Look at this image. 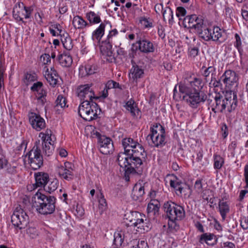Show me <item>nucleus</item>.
I'll return each instance as SVG.
<instances>
[{
	"instance_id": "f257e3e1",
	"label": "nucleus",
	"mask_w": 248,
	"mask_h": 248,
	"mask_svg": "<svg viewBox=\"0 0 248 248\" xmlns=\"http://www.w3.org/2000/svg\"><path fill=\"white\" fill-rule=\"evenodd\" d=\"M127 215L128 225L124 226L119 232L114 234V242L116 245H121L124 239L131 238L133 227L137 228V231L140 233L148 232L151 228V224L144 215L132 212Z\"/></svg>"
},
{
	"instance_id": "f03ea898",
	"label": "nucleus",
	"mask_w": 248,
	"mask_h": 248,
	"mask_svg": "<svg viewBox=\"0 0 248 248\" xmlns=\"http://www.w3.org/2000/svg\"><path fill=\"white\" fill-rule=\"evenodd\" d=\"M232 70L226 71L221 77L222 80L225 84L224 94L225 98L220 105L221 99L219 97H216V106L212 110L215 113L218 111L222 112L225 108L230 113L232 111Z\"/></svg>"
},
{
	"instance_id": "7ed1b4c3",
	"label": "nucleus",
	"mask_w": 248,
	"mask_h": 248,
	"mask_svg": "<svg viewBox=\"0 0 248 248\" xmlns=\"http://www.w3.org/2000/svg\"><path fill=\"white\" fill-rule=\"evenodd\" d=\"M32 206L42 215L51 214L55 209V199L37 192L32 198Z\"/></svg>"
},
{
	"instance_id": "20e7f679",
	"label": "nucleus",
	"mask_w": 248,
	"mask_h": 248,
	"mask_svg": "<svg viewBox=\"0 0 248 248\" xmlns=\"http://www.w3.org/2000/svg\"><path fill=\"white\" fill-rule=\"evenodd\" d=\"M101 112L98 105L93 101H82L78 107L79 116L87 121L97 119Z\"/></svg>"
},
{
	"instance_id": "39448f33",
	"label": "nucleus",
	"mask_w": 248,
	"mask_h": 248,
	"mask_svg": "<svg viewBox=\"0 0 248 248\" xmlns=\"http://www.w3.org/2000/svg\"><path fill=\"white\" fill-rule=\"evenodd\" d=\"M165 211L169 219L168 225L172 227V224H175L176 220H181L185 216L184 208L172 202H167L164 204Z\"/></svg>"
},
{
	"instance_id": "423d86ee",
	"label": "nucleus",
	"mask_w": 248,
	"mask_h": 248,
	"mask_svg": "<svg viewBox=\"0 0 248 248\" xmlns=\"http://www.w3.org/2000/svg\"><path fill=\"white\" fill-rule=\"evenodd\" d=\"M150 133L148 135L152 140L153 145L156 147H161L165 143V130L164 127L160 124H153L150 129Z\"/></svg>"
},
{
	"instance_id": "0eeeda50",
	"label": "nucleus",
	"mask_w": 248,
	"mask_h": 248,
	"mask_svg": "<svg viewBox=\"0 0 248 248\" xmlns=\"http://www.w3.org/2000/svg\"><path fill=\"white\" fill-rule=\"evenodd\" d=\"M39 140L36 141L32 149L27 154L29 163L33 170L39 169L43 165V156Z\"/></svg>"
},
{
	"instance_id": "6e6552de",
	"label": "nucleus",
	"mask_w": 248,
	"mask_h": 248,
	"mask_svg": "<svg viewBox=\"0 0 248 248\" xmlns=\"http://www.w3.org/2000/svg\"><path fill=\"white\" fill-rule=\"evenodd\" d=\"M12 224L17 229L22 230L26 228L29 223V217L27 213L21 207H17L12 217Z\"/></svg>"
},
{
	"instance_id": "1a4fd4ad",
	"label": "nucleus",
	"mask_w": 248,
	"mask_h": 248,
	"mask_svg": "<svg viewBox=\"0 0 248 248\" xmlns=\"http://www.w3.org/2000/svg\"><path fill=\"white\" fill-rule=\"evenodd\" d=\"M166 184H169L170 187L176 191L177 195L184 194L185 198H188L191 193L188 186L182 183L181 181L174 175H168L165 179Z\"/></svg>"
},
{
	"instance_id": "9d476101",
	"label": "nucleus",
	"mask_w": 248,
	"mask_h": 248,
	"mask_svg": "<svg viewBox=\"0 0 248 248\" xmlns=\"http://www.w3.org/2000/svg\"><path fill=\"white\" fill-rule=\"evenodd\" d=\"M118 33L116 29H113L109 31L107 38L101 42L100 44V52L102 54L106 57L107 61H112L113 57L111 51L113 37H115Z\"/></svg>"
},
{
	"instance_id": "9b49d317",
	"label": "nucleus",
	"mask_w": 248,
	"mask_h": 248,
	"mask_svg": "<svg viewBox=\"0 0 248 248\" xmlns=\"http://www.w3.org/2000/svg\"><path fill=\"white\" fill-rule=\"evenodd\" d=\"M223 34L224 31L218 27L210 28L206 26L201 33L200 37L206 41L212 40L221 42L225 40Z\"/></svg>"
},
{
	"instance_id": "f8f14e48",
	"label": "nucleus",
	"mask_w": 248,
	"mask_h": 248,
	"mask_svg": "<svg viewBox=\"0 0 248 248\" xmlns=\"http://www.w3.org/2000/svg\"><path fill=\"white\" fill-rule=\"evenodd\" d=\"M33 11V8L31 6H26L23 3L16 5L13 11V17L17 22H21L26 24L24 18L29 19L31 17Z\"/></svg>"
},
{
	"instance_id": "ddd939ff",
	"label": "nucleus",
	"mask_w": 248,
	"mask_h": 248,
	"mask_svg": "<svg viewBox=\"0 0 248 248\" xmlns=\"http://www.w3.org/2000/svg\"><path fill=\"white\" fill-rule=\"evenodd\" d=\"M204 85V83L201 78H195L185 81L183 84L179 86V91L180 92L190 91L200 93Z\"/></svg>"
},
{
	"instance_id": "4468645a",
	"label": "nucleus",
	"mask_w": 248,
	"mask_h": 248,
	"mask_svg": "<svg viewBox=\"0 0 248 248\" xmlns=\"http://www.w3.org/2000/svg\"><path fill=\"white\" fill-rule=\"evenodd\" d=\"M180 92L185 93V95L184 96V99L193 108H197L199 104L201 102H204L206 99V95L202 94V93L201 94L200 92L190 91Z\"/></svg>"
},
{
	"instance_id": "2eb2a0df",
	"label": "nucleus",
	"mask_w": 248,
	"mask_h": 248,
	"mask_svg": "<svg viewBox=\"0 0 248 248\" xmlns=\"http://www.w3.org/2000/svg\"><path fill=\"white\" fill-rule=\"evenodd\" d=\"M77 93L78 97L82 101H91L93 98H95L94 93L89 84L79 86Z\"/></svg>"
},
{
	"instance_id": "dca6fc26",
	"label": "nucleus",
	"mask_w": 248,
	"mask_h": 248,
	"mask_svg": "<svg viewBox=\"0 0 248 248\" xmlns=\"http://www.w3.org/2000/svg\"><path fill=\"white\" fill-rule=\"evenodd\" d=\"M34 177L35 180L34 184L29 185L27 189L29 191H32L38 187H44L49 180V176L47 173L44 172H38L34 173Z\"/></svg>"
},
{
	"instance_id": "f3484780",
	"label": "nucleus",
	"mask_w": 248,
	"mask_h": 248,
	"mask_svg": "<svg viewBox=\"0 0 248 248\" xmlns=\"http://www.w3.org/2000/svg\"><path fill=\"white\" fill-rule=\"evenodd\" d=\"M140 156L131 155L128 174H141L143 165Z\"/></svg>"
},
{
	"instance_id": "a211bd4d",
	"label": "nucleus",
	"mask_w": 248,
	"mask_h": 248,
	"mask_svg": "<svg viewBox=\"0 0 248 248\" xmlns=\"http://www.w3.org/2000/svg\"><path fill=\"white\" fill-rule=\"evenodd\" d=\"M73 165L69 162H65L64 166L60 165L57 167V171L62 178L66 180H71L74 176Z\"/></svg>"
},
{
	"instance_id": "6ab92c4d",
	"label": "nucleus",
	"mask_w": 248,
	"mask_h": 248,
	"mask_svg": "<svg viewBox=\"0 0 248 248\" xmlns=\"http://www.w3.org/2000/svg\"><path fill=\"white\" fill-rule=\"evenodd\" d=\"M29 118L32 127L37 131H40L46 127L45 120L40 115L31 112L29 114Z\"/></svg>"
},
{
	"instance_id": "aec40b11",
	"label": "nucleus",
	"mask_w": 248,
	"mask_h": 248,
	"mask_svg": "<svg viewBox=\"0 0 248 248\" xmlns=\"http://www.w3.org/2000/svg\"><path fill=\"white\" fill-rule=\"evenodd\" d=\"M98 146L100 152L104 155L109 154L114 150L111 140L106 136H101L98 139Z\"/></svg>"
},
{
	"instance_id": "412c9836",
	"label": "nucleus",
	"mask_w": 248,
	"mask_h": 248,
	"mask_svg": "<svg viewBox=\"0 0 248 248\" xmlns=\"http://www.w3.org/2000/svg\"><path fill=\"white\" fill-rule=\"evenodd\" d=\"M44 75L50 85L53 86L56 85L58 75L54 68L51 67L49 70L47 66H45L44 69Z\"/></svg>"
},
{
	"instance_id": "4be33fe9",
	"label": "nucleus",
	"mask_w": 248,
	"mask_h": 248,
	"mask_svg": "<svg viewBox=\"0 0 248 248\" xmlns=\"http://www.w3.org/2000/svg\"><path fill=\"white\" fill-rule=\"evenodd\" d=\"M130 155H128L126 153H120L118 155L117 161L121 168L124 169V170L128 173L129 167Z\"/></svg>"
},
{
	"instance_id": "5701e85b",
	"label": "nucleus",
	"mask_w": 248,
	"mask_h": 248,
	"mask_svg": "<svg viewBox=\"0 0 248 248\" xmlns=\"http://www.w3.org/2000/svg\"><path fill=\"white\" fill-rule=\"evenodd\" d=\"M107 23H101L99 27L97 28L92 33V38L94 42H97L100 45V41L105 33V31Z\"/></svg>"
},
{
	"instance_id": "b1692460",
	"label": "nucleus",
	"mask_w": 248,
	"mask_h": 248,
	"mask_svg": "<svg viewBox=\"0 0 248 248\" xmlns=\"http://www.w3.org/2000/svg\"><path fill=\"white\" fill-rule=\"evenodd\" d=\"M137 44L139 45V50L142 52L147 53L154 51L155 48L153 43L148 40L145 39L139 40L137 42Z\"/></svg>"
},
{
	"instance_id": "393cba45",
	"label": "nucleus",
	"mask_w": 248,
	"mask_h": 248,
	"mask_svg": "<svg viewBox=\"0 0 248 248\" xmlns=\"http://www.w3.org/2000/svg\"><path fill=\"white\" fill-rule=\"evenodd\" d=\"M39 137L42 140V143H49L50 145L53 144L55 138L52 135V131L49 129H47L45 132H40L39 134Z\"/></svg>"
},
{
	"instance_id": "a878e982",
	"label": "nucleus",
	"mask_w": 248,
	"mask_h": 248,
	"mask_svg": "<svg viewBox=\"0 0 248 248\" xmlns=\"http://www.w3.org/2000/svg\"><path fill=\"white\" fill-rule=\"evenodd\" d=\"M144 194V188L142 182L136 183L133 187L132 193V198L134 200L140 199Z\"/></svg>"
},
{
	"instance_id": "bb28decb",
	"label": "nucleus",
	"mask_w": 248,
	"mask_h": 248,
	"mask_svg": "<svg viewBox=\"0 0 248 248\" xmlns=\"http://www.w3.org/2000/svg\"><path fill=\"white\" fill-rule=\"evenodd\" d=\"M207 26L204 23L203 19L202 17H198L197 19L194 20L191 25V29H194L196 32L201 36V33L203 32Z\"/></svg>"
},
{
	"instance_id": "cd10ccee",
	"label": "nucleus",
	"mask_w": 248,
	"mask_h": 248,
	"mask_svg": "<svg viewBox=\"0 0 248 248\" xmlns=\"http://www.w3.org/2000/svg\"><path fill=\"white\" fill-rule=\"evenodd\" d=\"M199 242L201 244L205 243L208 246H212L216 243V238L213 234L204 233L201 235Z\"/></svg>"
},
{
	"instance_id": "c85d7f7f",
	"label": "nucleus",
	"mask_w": 248,
	"mask_h": 248,
	"mask_svg": "<svg viewBox=\"0 0 248 248\" xmlns=\"http://www.w3.org/2000/svg\"><path fill=\"white\" fill-rule=\"evenodd\" d=\"M138 142L134 140L133 139L130 138H125L123 139L122 144L124 149V152L126 153L128 155L130 154L132 150L136 145Z\"/></svg>"
},
{
	"instance_id": "c756f323",
	"label": "nucleus",
	"mask_w": 248,
	"mask_h": 248,
	"mask_svg": "<svg viewBox=\"0 0 248 248\" xmlns=\"http://www.w3.org/2000/svg\"><path fill=\"white\" fill-rule=\"evenodd\" d=\"M60 64L63 67H69L73 62V59L68 53H63L58 56Z\"/></svg>"
},
{
	"instance_id": "7c9ffc66",
	"label": "nucleus",
	"mask_w": 248,
	"mask_h": 248,
	"mask_svg": "<svg viewBox=\"0 0 248 248\" xmlns=\"http://www.w3.org/2000/svg\"><path fill=\"white\" fill-rule=\"evenodd\" d=\"M218 210L223 220H225L227 214L230 211V206L227 201L221 200L218 202Z\"/></svg>"
},
{
	"instance_id": "2f4dec72",
	"label": "nucleus",
	"mask_w": 248,
	"mask_h": 248,
	"mask_svg": "<svg viewBox=\"0 0 248 248\" xmlns=\"http://www.w3.org/2000/svg\"><path fill=\"white\" fill-rule=\"evenodd\" d=\"M144 74L143 69L138 66H133L130 69L129 77L134 81L141 78Z\"/></svg>"
},
{
	"instance_id": "473e14b6",
	"label": "nucleus",
	"mask_w": 248,
	"mask_h": 248,
	"mask_svg": "<svg viewBox=\"0 0 248 248\" xmlns=\"http://www.w3.org/2000/svg\"><path fill=\"white\" fill-rule=\"evenodd\" d=\"M50 33L53 36H61L62 37L65 34V31L62 29V26L59 24H54L49 28Z\"/></svg>"
},
{
	"instance_id": "72a5a7b5",
	"label": "nucleus",
	"mask_w": 248,
	"mask_h": 248,
	"mask_svg": "<svg viewBox=\"0 0 248 248\" xmlns=\"http://www.w3.org/2000/svg\"><path fill=\"white\" fill-rule=\"evenodd\" d=\"M79 74L81 76L90 75L95 73L97 71V67L94 65L87 64L85 67H80L79 69Z\"/></svg>"
},
{
	"instance_id": "f704fd0d",
	"label": "nucleus",
	"mask_w": 248,
	"mask_h": 248,
	"mask_svg": "<svg viewBox=\"0 0 248 248\" xmlns=\"http://www.w3.org/2000/svg\"><path fill=\"white\" fill-rule=\"evenodd\" d=\"M98 202V212L102 215L107 209V203L103 193L100 191L97 194Z\"/></svg>"
},
{
	"instance_id": "c9c22d12",
	"label": "nucleus",
	"mask_w": 248,
	"mask_h": 248,
	"mask_svg": "<svg viewBox=\"0 0 248 248\" xmlns=\"http://www.w3.org/2000/svg\"><path fill=\"white\" fill-rule=\"evenodd\" d=\"M72 24L75 28L78 29H83L89 26V24L81 16H78L74 17Z\"/></svg>"
},
{
	"instance_id": "e433bc0d",
	"label": "nucleus",
	"mask_w": 248,
	"mask_h": 248,
	"mask_svg": "<svg viewBox=\"0 0 248 248\" xmlns=\"http://www.w3.org/2000/svg\"><path fill=\"white\" fill-rule=\"evenodd\" d=\"M159 208V202L156 200H152L148 204L147 211L148 214H153L155 215L158 212Z\"/></svg>"
},
{
	"instance_id": "4c0bfd02",
	"label": "nucleus",
	"mask_w": 248,
	"mask_h": 248,
	"mask_svg": "<svg viewBox=\"0 0 248 248\" xmlns=\"http://www.w3.org/2000/svg\"><path fill=\"white\" fill-rule=\"evenodd\" d=\"M129 155L134 156H142L144 157L146 155V153L142 145L138 142Z\"/></svg>"
},
{
	"instance_id": "58836bf2",
	"label": "nucleus",
	"mask_w": 248,
	"mask_h": 248,
	"mask_svg": "<svg viewBox=\"0 0 248 248\" xmlns=\"http://www.w3.org/2000/svg\"><path fill=\"white\" fill-rule=\"evenodd\" d=\"M126 108L130 111L131 114L133 116H138L140 112L139 109L136 106L135 102L132 100H130L127 102L125 105Z\"/></svg>"
},
{
	"instance_id": "ea45409f",
	"label": "nucleus",
	"mask_w": 248,
	"mask_h": 248,
	"mask_svg": "<svg viewBox=\"0 0 248 248\" xmlns=\"http://www.w3.org/2000/svg\"><path fill=\"white\" fill-rule=\"evenodd\" d=\"M86 18L91 24H95L101 22L100 15L93 11L86 14Z\"/></svg>"
},
{
	"instance_id": "a19ab883",
	"label": "nucleus",
	"mask_w": 248,
	"mask_h": 248,
	"mask_svg": "<svg viewBox=\"0 0 248 248\" xmlns=\"http://www.w3.org/2000/svg\"><path fill=\"white\" fill-rule=\"evenodd\" d=\"M61 41L63 47L66 49L70 50L72 49L73 46L72 40L67 33L64 36L61 37Z\"/></svg>"
},
{
	"instance_id": "79ce46f5",
	"label": "nucleus",
	"mask_w": 248,
	"mask_h": 248,
	"mask_svg": "<svg viewBox=\"0 0 248 248\" xmlns=\"http://www.w3.org/2000/svg\"><path fill=\"white\" fill-rule=\"evenodd\" d=\"M164 20H168L169 23L173 21V12L171 8L169 7H166L162 13Z\"/></svg>"
},
{
	"instance_id": "37998d69",
	"label": "nucleus",
	"mask_w": 248,
	"mask_h": 248,
	"mask_svg": "<svg viewBox=\"0 0 248 248\" xmlns=\"http://www.w3.org/2000/svg\"><path fill=\"white\" fill-rule=\"evenodd\" d=\"M55 108L57 110H59V108H63L66 106V100L62 95H59L57 97V98L55 101Z\"/></svg>"
},
{
	"instance_id": "c03bdc74",
	"label": "nucleus",
	"mask_w": 248,
	"mask_h": 248,
	"mask_svg": "<svg viewBox=\"0 0 248 248\" xmlns=\"http://www.w3.org/2000/svg\"><path fill=\"white\" fill-rule=\"evenodd\" d=\"M36 98L39 102L43 105L46 101L45 97L46 94V91L43 88L41 90L37 91L35 93Z\"/></svg>"
},
{
	"instance_id": "a18cd8bd",
	"label": "nucleus",
	"mask_w": 248,
	"mask_h": 248,
	"mask_svg": "<svg viewBox=\"0 0 248 248\" xmlns=\"http://www.w3.org/2000/svg\"><path fill=\"white\" fill-rule=\"evenodd\" d=\"M199 16L196 15H192L190 16H186L183 19L184 24L185 26H187L188 28H191V25L193 23L194 20L197 19Z\"/></svg>"
},
{
	"instance_id": "49530a36",
	"label": "nucleus",
	"mask_w": 248,
	"mask_h": 248,
	"mask_svg": "<svg viewBox=\"0 0 248 248\" xmlns=\"http://www.w3.org/2000/svg\"><path fill=\"white\" fill-rule=\"evenodd\" d=\"M37 79V75L34 73H27L25 75L24 81L26 84Z\"/></svg>"
},
{
	"instance_id": "de8ad7c7",
	"label": "nucleus",
	"mask_w": 248,
	"mask_h": 248,
	"mask_svg": "<svg viewBox=\"0 0 248 248\" xmlns=\"http://www.w3.org/2000/svg\"><path fill=\"white\" fill-rule=\"evenodd\" d=\"M224 160L222 157L218 155L215 156L214 167L215 169L219 170L221 169Z\"/></svg>"
},
{
	"instance_id": "09e8293b",
	"label": "nucleus",
	"mask_w": 248,
	"mask_h": 248,
	"mask_svg": "<svg viewBox=\"0 0 248 248\" xmlns=\"http://www.w3.org/2000/svg\"><path fill=\"white\" fill-rule=\"evenodd\" d=\"M186 14V10L182 7H178L176 10V15L179 20H183Z\"/></svg>"
},
{
	"instance_id": "8fccbe9b",
	"label": "nucleus",
	"mask_w": 248,
	"mask_h": 248,
	"mask_svg": "<svg viewBox=\"0 0 248 248\" xmlns=\"http://www.w3.org/2000/svg\"><path fill=\"white\" fill-rule=\"evenodd\" d=\"M53 145L49 143H42L43 150L46 155L49 156L52 154L54 150Z\"/></svg>"
},
{
	"instance_id": "3c124183",
	"label": "nucleus",
	"mask_w": 248,
	"mask_h": 248,
	"mask_svg": "<svg viewBox=\"0 0 248 248\" xmlns=\"http://www.w3.org/2000/svg\"><path fill=\"white\" fill-rule=\"evenodd\" d=\"M105 87L108 90L111 89H121L119 83L112 80H108L106 84Z\"/></svg>"
},
{
	"instance_id": "603ef678",
	"label": "nucleus",
	"mask_w": 248,
	"mask_h": 248,
	"mask_svg": "<svg viewBox=\"0 0 248 248\" xmlns=\"http://www.w3.org/2000/svg\"><path fill=\"white\" fill-rule=\"evenodd\" d=\"M59 185V183L57 180L55 179L48 184L47 186V191L49 193H51L57 189Z\"/></svg>"
},
{
	"instance_id": "864d4df0",
	"label": "nucleus",
	"mask_w": 248,
	"mask_h": 248,
	"mask_svg": "<svg viewBox=\"0 0 248 248\" xmlns=\"http://www.w3.org/2000/svg\"><path fill=\"white\" fill-rule=\"evenodd\" d=\"M194 189L198 193H201L202 192V180L197 179L194 184Z\"/></svg>"
},
{
	"instance_id": "5fc2aeb1",
	"label": "nucleus",
	"mask_w": 248,
	"mask_h": 248,
	"mask_svg": "<svg viewBox=\"0 0 248 248\" xmlns=\"http://www.w3.org/2000/svg\"><path fill=\"white\" fill-rule=\"evenodd\" d=\"M235 42L234 46L237 48L239 53H241V51H242L241 47V40L240 37L237 33L235 34Z\"/></svg>"
},
{
	"instance_id": "6e6d98bb",
	"label": "nucleus",
	"mask_w": 248,
	"mask_h": 248,
	"mask_svg": "<svg viewBox=\"0 0 248 248\" xmlns=\"http://www.w3.org/2000/svg\"><path fill=\"white\" fill-rule=\"evenodd\" d=\"M40 61L44 64H48L50 63L51 58L49 54H44L40 57Z\"/></svg>"
},
{
	"instance_id": "4d7b16f0",
	"label": "nucleus",
	"mask_w": 248,
	"mask_h": 248,
	"mask_svg": "<svg viewBox=\"0 0 248 248\" xmlns=\"http://www.w3.org/2000/svg\"><path fill=\"white\" fill-rule=\"evenodd\" d=\"M43 88V83L41 82L34 83L31 87V90L35 93Z\"/></svg>"
},
{
	"instance_id": "13d9d810",
	"label": "nucleus",
	"mask_w": 248,
	"mask_h": 248,
	"mask_svg": "<svg viewBox=\"0 0 248 248\" xmlns=\"http://www.w3.org/2000/svg\"><path fill=\"white\" fill-rule=\"evenodd\" d=\"M140 23L145 28H151L153 27L152 22L146 18H143L141 19Z\"/></svg>"
},
{
	"instance_id": "bf43d9fd",
	"label": "nucleus",
	"mask_w": 248,
	"mask_h": 248,
	"mask_svg": "<svg viewBox=\"0 0 248 248\" xmlns=\"http://www.w3.org/2000/svg\"><path fill=\"white\" fill-rule=\"evenodd\" d=\"M199 53V49L197 47H193L189 48V55L191 57H195Z\"/></svg>"
},
{
	"instance_id": "052dcab7",
	"label": "nucleus",
	"mask_w": 248,
	"mask_h": 248,
	"mask_svg": "<svg viewBox=\"0 0 248 248\" xmlns=\"http://www.w3.org/2000/svg\"><path fill=\"white\" fill-rule=\"evenodd\" d=\"M8 161L7 159L2 156H0V170L3 169L8 165Z\"/></svg>"
},
{
	"instance_id": "680f3d73",
	"label": "nucleus",
	"mask_w": 248,
	"mask_h": 248,
	"mask_svg": "<svg viewBox=\"0 0 248 248\" xmlns=\"http://www.w3.org/2000/svg\"><path fill=\"white\" fill-rule=\"evenodd\" d=\"M164 9L162 3H157L155 6V10L158 14H162Z\"/></svg>"
},
{
	"instance_id": "e2e57ef3",
	"label": "nucleus",
	"mask_w": 248,
	"mask_h": 248,
	"mask_svg": "<svg viewBox=\"0 0 248 248\" xmlns=\"http://www.w3.org/2000/svg\"><path fill=\"white\" fill-rule=\"evenodd\" d=\"M34 16L36 20L38 23L41 24L43 23L42 19L44 17V14L42 12L36 13Z\"/></svg>"
},
{
	"instance_id": "0e129e2a",
	"label": "nucleus",
	"mask_w": 248,
	"mask_h": 248,
	"mask_svg": "<svg viewBox=\"0 0 248 248\" xmlns=\"http://www.w3.org/2000/svg\"><path fill=\"white\" fill-rule=\"evenodd\" d=\"M136 248H148L147 243L144 240H139Z\"/></svg>"
},
{
	"instance_id": "69168bd1",
	"label": "nucleus",
	"mask_w": 248,
	"mask_h": 248,
	"mask_svg": "<svg viewBox=\"0 0 248 248\" xmlns=\"http://www.w3.org/2000/svg\"><path fill=\"white\" fill-rule=\"evenodd\" d=\"M7 172L10 174H14L16 173V166L11 165L7 166Z\"/></svg>"
},
{
	"instance_id": "338daca9",
	"label": "nucleus",
	"mask_w": 248,
	"mask_h": 248,
	"mask_svg": "<svg viewBox=\"0 0 248 248\" xmlns=\"http://www.w3.org/2000/svg\"><path fill=\"white\" fill-rule=\"evenodd\" d=\"M241 226L244 230L248 229V219L246 218H243L241 221Z\"/></svg>"
},
{
	"instance_id": "774afa93",
	"label": "nucleus",
	"mask_w": 248,
	"mask_h": 248,
	"mask_svg": "<svg viewBox=\"0 0 248 248\" xmlns=\"http://www.w3.org/2000/svg\"><path fill=\"white\" fill-rule=\"evenodd\" d=\"M244 175L246 183V186H248V165H246L245 167Z\"/></svg>"
}]
</instances>
